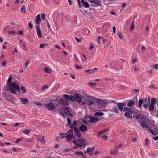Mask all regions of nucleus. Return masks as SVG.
Returning a JSON list of instances; mask_svg holds the SVG:
<instances>
[{
  "mask_svg": "<svg viewBox=\"0 0 158 158\" xmlns=\"http://www.w3.org/2000/svg\"><path fill=\"white\" fill-rule=\"evenodd\" d=\"M103 133V132H102V131H100L98 133V136H99L101 135Z\"/></svg>",
  "mask_w": 158,
  "mask_h": 158,
  "instance_id": "338daca9",
  "label": "nucleus"
},
{
  "mask_svg": "<svg viewBox=\"0 0 158 158\" xmlns=\"http://www.w3.org/2000/svg\"><path fill=\"white\" fill-rule=\"evenodd\" d=\"M48 86L47 85H44L42 87V91H44L45 89H48Z\"/></svg>",
  "mask_w": 158,
  "mask_h": 158,
  "instance_id": "37998d69",
  "label": "nucleus"
},
{
  "mask_svg": "<svg viewBox=\"0 0 158 158\" xmlns=\"http://www.w3.org/2000/svg\"><path fill=\"white\" fill-rule=\"evenodd\" d=\"M8 90L12 93L16 94V90L20 92V89L18 84L15 82H13L11 84H9L8 85Z\"/></svg>",
  "mask_w": 158,
  "mask_h": 158,
  "instance_id": "f03ea898",
  "label": "nucleus"
},
{
  "mask_svg": "<svg viewBox=\"0 0 158 158\" xmlns=\"http://www.w3.org/2000/svg\"><path fill=\"white\" fill-rule=\"evenodd\" d=\"M148 115V114L145 112H137L135 114L136 118H147Z\"/></svg>",
  "mask_w": 158,
  "mask_h": 158,
  "instance_id": "39448f33",
  "label": "nucleus"
},
{
  "mask_svg": "<svg viewBox=\"0 0 158 158\" xmlns=\"http://www.w3.org/2000/svg\"><path fill=\"white\" fill-rule=\"evenodd\" d=\"M135 102L134 100H131L128 102L127 106L130 107H132L133 105L135 104Z\"/></svg>",
  "mask_w": 158,
  "mask_h": 158,
  "instance_id": "5701e85b",
  "label": "nucleus"
},
{
  "mask_svg": "<svg viewBox=\"0 0 158 158\" xmlns=\"http://www.w3.org/2000/svg\"><path fill=\"white\" fill-rule=\"evenodd\" d=\"M46 44H40V48H42L44 47L45 46V45H46Z\"/></svg>",
  "mask_w": 158,
  "mask_h": 158,
  "instance_id": "49530a36",
  "label": "nucleus"
},
{
  "mask_svg": "<svg viewBox=\"0 0 158 158\" xmlns=\"http://www.w3.org/2000/svg\"><path fill=\"white\" fill-rule=\"evenodd\" d=\"M44 70L45 72L48 73H51L50 70V69H49L48 68H44Z\"/></svg>",
  "mask_w": 158,
  "mask_h": 158,
  "instance_id": "c9c22d12",
  "label": "nucleus"
},
{
  "mask_svg": "<svg viewBox=\"0 0 158 158\" xmlns=\"http://www.w3.org/2000/svg\"><path fill=\"white\" fill-rule=\"evenodd\" d=\"M102 39H103V37L99 36L98 37L97 41L98 44H100L101 43V40H102Z\"/></svg>",
  "mask_w": 158,
  "mask_h": 158,
  "instance_id": "4c0bfd02",
  "label": "nucleus"
},
{
  "mask_svg": "<svg viewBox=\"0 0 158 158\" xmlns=\"http://www.w3.org/2000/svg\"><path fill=\"white\" fill-rule=\"evenodd\" d=\"M158 102V99L152 98L151 100V104L154 106L156 102Z\"/></svg>",
  "mask_w": 158,
  "mask_h": 158,
  "instance_id": "aec40b11",
  "label": "nucleus"
},
{
  "mask_svg": "<svg viewBox=\"0 0 158 158\" xmlns=\"http://www.w3.org/2000/svg\"><path fill=\"white\" fill-rule=\"evenodd\" d=\"M66 135V136H65L61 137V138H63L65 137L67 138L68 141H70L71 140V139L73 137V134L69 135Z\"/></svg>",
  "mask_w": 158,
  "mask_h": 158,
  "instance_id": "f3484780",
  "label": "nucleus"
},
{
  "mask_svg": "<svg viewBox=\"0 0 158 158\" xmlns=\"http://www.w3.org/2000/svg\"><path fill=\"white\" fill-rule=\"evenodd\" d=\"M122 146V144H120L118 146H116L115 148L117 150L118 149L120 148Z\"/></svg>",
  "mask_w": 158,
  "mask_h": 158,
  "instance_id": "de8ad7c7",
  "label": "nucleus"
},
{
  "mask_svg": "<svg viewBox=\"0 0 158 158\" xmlns=\"http://www.w3.org/2000/svg\"><path fill=\"white\" fill-rule=\"evenodd\" d=\"M118 36L121 39H123V37L121 32L118 33Z\"/></svg>",
  "mask_w": 158,
  "mask_h": 158,
  "instance_id": "8fccbe9b",
  "label": "nucleus"
},
{
  "mask_svg": "<svg viewBox=\"0 0 158 158\" xmlns=\"http://www.w3.org/2000/svg\"><path fill=\"white\" fill-rule=\"evenodd\" d=\"M28 27L30 28V29H31L33 27L32 24L30 23H29L28 24Z\"/></svg>",
  "mask_w": 158,
  "mask_h": 158,
  "instance_id": "3c124183",
  "label": "nucleus"
},
{
  "mask_svg": "<svg viewBox=\"0 0 158 158\" xmlns=\"http://www.w3.org/2000/svg\"><path fill=\"white\" fill-rule=\"evenodd\" d=\"M143 99H139V108H141L142 106V104L143 102Z\"/></svg>",
  "mask_w": 158,
  "mask_h": 158,
  "instance_id": "2f4dec72",
  "label": "nucleus"
},
{
  "mask_svg": "<svg viewBox=\"0 0 158 158\" xmlns=\"http://www.w3.org/2000/svg\"><path fill=\"white\" fill-rule=\"evenodd\" d=\"M8 33L9 35H11L12 34H15V31H11L9 32Z\"/></svg>",
  "mask_w": 158,
  "mask_h": 158,
  "instance_id": "4d7b16f0",
  "label": "nucleus"
},
{
  "mask_svg": "<svg viewBox=\"0 0 158 158\" xmlns=\"http://www.w3.org/2000/svg\"><path fill=\"white\" fill-rule=\"evenodd\" d=\"M100 120V119H89L88 121H87L85 119H82V123L87 124L89 123H95L99 121Z\"/></svg>",
  "mask_w": 158,
  "mask_h": 158,
  "instance_id": "6e6552de",
  "label": "nucleus"
},
{
  "mask_svg": "<svg viewBox=\"0 0 158 158\" xmlns=\"http://www.w3.org/2000/svg\"><path fill=\"white\" fill-rule=\"evenodd\" d=\"M113 32L115 33L116 31V28L114 26H113L112 27Z\"/></svg>",
  "mask_w": 158,
  "mask_h": 158,
  "instance_id": "052dcab7",
  "label": "nucleus"
},
{
  "mask_svg": "<svg viewBox=\"0 0 158 158\" xmlns=\"http://www.w3.org/2000/svg\"><path fill=\"white\" fill-rule=\"evenodd\" d=\"M134 27H135V26H134V22L133 21L132 23L131 26L130 28V30L131 31L132 30L134 29Z\"/></svg>",
  "mask_w": 158,
  "mask_h": 158,
  "instance_id": "a19ab883",
  "label": "nucleus"
},
{
  "mask_svg": "<svg viewBox=\"0 0 158 158\" xmlns=\"http://www.w3.org/2000/svg\"><path fill=\"white\" fill-rule=\"evenodd\" d=\"M66 100H64V99L61 98H60V103L61 104L66 105L68 104V100H67V99L65 98Z\"/></svg>",
  "mask_w": 158,
  "mask_h": 158,
  "instance_id": "6ab92c4d",
  "label": "nucleus"
},
{
  "mask_svg": "<svg viewBox=\"0 0 158 158\" xmlns=\"http://www.w3.org/2000/svg\"><path fill=\"white\" fill-rule=\"evenodd\" d=\"M74 132L78 138L80 137L81 135L79 130L77 127H76L74 128Z\"/></svg>",
  "mask_w": 158,
  "mask_h": 158,
  "instance_id": "ddd939ff",
  "label": "nucleus"
},
{
  "mask_svg": "<svg viewBox=\"0 0 158 158\" xmlns=\"http://www.w3.org/2000/svg\"><path fill=\"white\" fill-rule=\"evenodd\" d=\"M5 97L7 100L9 101L11 100V98L10 97L8 94H6Z\"/></svg>",
  "mask_w": 158,
  "mask_h": 158,
  "instance_id": "a18cd8bd",
  "label": "nucleus"
},
{
  "mask_svg": "<svg viewBox=\"0 0 158 158\" xmlns=\"http://www.w3.org/2000/svg\"><path fill=\"white\" fill-rule=\"evenodd\" d=\"M79 129L81 132H84L87 130V127L86 126L82 124L79 127Z\"/></svg>",
  "mask_w": 158,
  "mask_h": 158,
  "instance_id": "2eb2a0df",
  "label": "nucleus"
},
{
  "mask_svg": "<svg viewBox=\"0 0 158 158\" xmlns=\"http://www.w3.org/2000/svg\"><path fill=\"white\" fill-rule=\"evenodd\" d=\"M75 38L76 40L79 43H80L81 42V40L80 39L77 38V37H75Z\"/></svg>",
  "mask_w": 158,
  "mask_h": 158,
  "instance_id": "6e6d98bb",
  "label": "nucleus"
},
{
  "mask_svg": "<svg viewBox=\"0 0 158 158\" xmlns=\"http://www.w3.org/2000/svg\"><path fill=\"white\" fill-rule=\"evenodd\" d=\"M110 153L113 155L117 154L118 153L117 150L114 148L113 150L110 152Z\"/></svg>",
  "mask_w": 158,
  "mask_h": 158,
  "instance_id": "72a5a7b5",
  "label": "nucleus"
},
{
  "mask_svg": "<svg viewBox=\"0 0 158 158\" xmlns=\"http://www.w3.org/2000/svg\"><path fill=\"white\" fill-rule=\"evenodd\" d=\"M86 143L85 140L84 139H79L77 141V145L80 147H82Z\"/></svg>",
  "mask_w": 158,
  "mask_h": 158,
  "instance_id": "1a4fd4ad",
  "label": "nucleus"
},
{
  "mask_svg": "<svg viewBox=\"0 0 158 158\" xmlns=\"http://www.w3.org/2000/svg\"><path fill=\"white\" fill-rule=\"evenodd\" d=\"M23 139V137H21L19 138H18L17 139L16 141H15V143H19V142L20 141H22Z\"/></svg>",
  "mask_w": 158,
  "mask_h": 158,
  "instance_id": "58836bf2",
  "label": "nucleus"
},
{
  "mask_svg": "<svg viewBox=\"0 0 158 158\" xmlns=\"http://www.w3.org/2000/svg\"><path fill=\"white\" fill-rule=\"evenodd\" d=\"M75 126L74 124H71L70 126V128H71V129H72V128H74L75 127Z\"/></svg>",
  "mask_w": 158,
  "mask_h": 158,
  "instance_id": "680f3d73",
  "label": "nucleus"
},
{
  "mask_svg": "<svg viewBox=\"0 0 158 158\" xmlns=\"http://www.w3.org/2000/svg\"><path fill=\"white\" fill-rule=\"evenodd\" d=\"M67 121H68V123L67 125V126H68V125H69L71 123V121L70 120V119H67Z\"/></svg>",
  "mask_w": 158,
  "mask_h": 158,
  "instance_id": "5fc2aeb1",
  "label": "nucleus"
},
{
  "mask_svg": "<svg viewBox=\"0 0 158 158\" xmlns=\"http://www.w3.org/2000/svg\"><path fill=\"white\" fill-rule=\"evenodd\" d=\"M12 80V75H10L9 76V78L8 80V82H7V85H8L9 84H11L12 82H11Z\"/></svg>",
  "mask_w": 158,
  "mask_h": 158,
  "instance_id": "473e14b6",
  "label": "nucleus"
},
{
  "mask_svg": "<svg viewBox=\"0 0 158 158\" xmlns=\"http://www.w3.org/2000/svg\"><path fill=\"white\" fill-rule=\"evenodd\" d=\"M98 105L99 106H106L107 104V102L103 100L97 99L96 101Z\"/></svg>",
  "mask_w": 158,
  "mask_h": 158,
  "instance_id": "423d86ee",
  "label": "nucleus"
},
{
  "mask_svg": "<svg viewBox=\"0 0 158 158\" xmlns=\"http://www.w3.org/2000/svg\"><path fill=\"white\" fill-rule=\"evenodd\" d=\"M98 70V68H94L92 69L85 70V71L87 73H88L89 74L93 73L95 72L96 71Z\"/></svg>",
  "mask_w": 158,
  "mask_h": 158,
  "instance_id": "dca6fc26",
  "label": "nucleus"
},
{
  "mask_svg": "<svg viewBox=\"0 0 158 158\" xmlns=\"http://www.w3.org/2000/svg\"><path fill=\"white\" fill-rule=\"evenodd\" d=\"M96 85V83H93L92 82H90L89 83V85L92 86H95Z\"/></svg>",
  "mask_w": 158,
  "mask_h": 158,
  "instance_id": "13d9d810",
  "label": "nucleus"
},
{
  "mask_svg": "<svg viewBox=\"0 0 158 158\" xmlns=\"http://www.w3.org/2000/svg\"><path fill=\"white\" fill-rule=\"evenodd\" d=\"M36 27L38 37L39 38L42 37V35L41 33L40 30L37 26H36Z\"/></svg>",
  "mask_w": 158,
  "mask_h": 158,
  "instance_id": "4468645a",
  "label": "nucleus"
},
{
  "mask_svg": "<svg viewBox=\"0 0 158 158\" xmlns=\"http://www.w3.org/2000/svg\"><path fill=\"white\" fill-rule=\"evenodd\" d=\"M146 48L144 46H143L141 48L142 51L143 52H144V51L145 50Z\"/></svg>",
  "mask_w": 158,
  "mask_h": 158,
  "instance_id": "e2e57ef3",
  "label": "nucleus"
},
{
  "mask_svg": "<svg viewBox=\"0 0 158 158\" xmlns=\"http://www.w3.org/2000/svg\"><path fill=\"white\" fill-rule=\"evenodd\" d=\"M112 110L114 112L118 113V109L117 107H116L115 108H113V109Z\"/></svg>",
  "mask_w": 158,
  "mask_h": 158,
  "instance_id": "79ce46f5",
  "label": "nucleus"
},
{
  "mask_svg": "<svg viewBox=\"0 0 158 158\" xmlns=\"http://www.w3.org/2000/svg\"><path fill=\"white\" fill-rule=\"evenodd\" d=\"M154 67L156 69H158V64H156Z\"/></svg>",
  "mask_w": 158,
  "mask_h": 158,
  "instance_id": "69168bd1",
  "label": "nucleus"
},
{
  "mask_svg": "<svg viewBox=\"0 0 158 158\" xmlns=\"http://www.w3.org/2000/svg\"><path fill=\"white\" fill-rule=\"evenodd\" d=\"M93 149V148H92V149H90V148L88 147L87 149V153L90 155L92 154Z\"/></svg>",
  "mask_w": 158,
  "mask_h": 158,
  "instance_id": "bb28decb",
  "label": "nucleus"
},
{
  "mask_svg": "<svg viewBox=\"0 0 158 158\" xmlns=\"http://www.w3.org/2000/svg\"><path fill=\"white\" fill-rule=\"evenodd\" d=\"M150 103V98H146L143 102V106L145 108H147L148 106H149Z\"/></svg>",
  "mask_w": 158,
  "mask_h": 158,
  "instance_id": "9d476101",
  "label": "nucleus"
},
{
  "mask_svg": "<svg viewBox=\"0 0 158 158\" xmlns=\"http://www.w3.org/2000/svg\"><path fill=\"white\" fill-rule=\"evenodd\" d=\"M104 114L102 112H97L95 113V115L97 116H102Z\"/></svg>",
  "mask_w": 158,
  "mask_h": 158,
  "instance_id": "7c9ffc66",
  "label": "nucleus"
},
{
  "mask_svg": "<svg viewBox=\"0 0 158 158\" xmlns=\"http://www.w3.org/2000/svg\"><path fill=\"white\" fill-rule=\"evenodd\" d=\"M51 102L54 104L53 105H54V106L55 107L56 106L58 105L59 103H60V98L59 100L57 99L53 100H52V102Z\"/></svg>",
  "mask_w": 158,
  "mask_h": 158,
  "instance_id": "a211bd4d",
  "label": "nucleus"
},
{
  "mask_svg": "<svg viewBox=\"0 0 158 158\" xmlns=\"http://www.w3.org/2000/svg\"><path fill=\"white\" fill-rule=\"evenodd\" d=\"M89 2L91 3L94 4L93 5L94 7L101 6L100 2L98 0H89Z\"/></svg>",
  "mask_w": 158,
  "mask_h": 158,
  "instance_id": "0eeeda50",
  "label": "nucleus"
},
{
  "mask_svg": "<svg viewBox=\"0 0 158 158\" xmlns=\"http://www.w3.org/2000/svg\"><path fill=\"white\" fill-rule=\"evenodd\" d=\"M73 130L72 129H70L67 131V134H60V135L62 136V135H66L67 134H69V135L73 134Z\"/></svg>",
  "mask_w": 158,
  "mask_h": 158,
  "instance_id": "393cba45",
  "label": "nucleus"
},
{
  "mask_svg": "<svg viewBox=\"0 0 158 158\" xmlns=\"http://www.w3.org/2000/svg\"><path fill=\"white\" fill-rule=\"evenodd\" d=\"M85 118H92V119H93V118H97L94 117H90L89 116H87Z\"/></svg>",
  "mask_w": 158,
  "mask_h": 158,
  "instance_id": "603ef678",
  "label": "nucleus"
},
{
  "mask_svg": "<svg viewBox=\"0 0 158 158\" xmlns=\"http://www.w3.org/2000/svg\"><path fill=\"white\" fill-rule=\"evenodd\" d=\"M153 139L154 140H156L158 139V136L154 137Z\"/></svg>",
  "mask_w": 158,
  "mask_h": 158,
  "instance_id": "774afa93",
  "label": "nucleus"
},
{
  "mask_svg": "<svg viewBox=\"0 0 158 158\" xmlns=\"http://www.w3.org/2000/svg\"><path fill=\"white\" fill-rule=\"evenodd\" d=\"M45 14L44 13H43V14H42L41 18L42 19L44 20L45 19Z\"/></svg>",
  "mask_w": 158,
  "mask_h": 158,
  "instance_id": "09e8293b",
  "label": "nucleus"
},
{
  "mask_svg": "<svg viewBox=\"0 0 158 158\" xmlns=\"http://www.w3.org/2000/svg\"><path fill=\"white\" fill-rule=\"evenodd\" d=\"M64 97L72 101H76L81 105H84L86 104V96L84 97L78 94H75L73 96H71L68 95L64 94Z\"/></svg>",
  "mask_w": 158,
  "mask_h": 158,
  "instance_id": "f257e3e1",
  "label": "nucleus"
},
{
  "mask_svg": "<svg viewBox=\"0 0 158 158\" xmlns=\"http://www.w3.org/2000/svg\"><path fill=\"white\" fill-rule=\"evenodd\" d=\"M149 107L148 110L150 111L151 112L154 110V106L150 104V105H149Z\"/></svg>",
  "mask_w": 158,
  "mask_h": 158,
  "instance_id": "cd10ccee",
  "label": "nucleus"
},
{
  "mask_svg": "<svg viewBox=\"0 0 158 158\" xmlns=\"http://www.w3.org/2000/svg\"><path fill=\"white\" fill-rule=\"evenodd\" d=\"M38 141H40L41 143L43 144H44L45 143V140L44 136L42 137H38Z\"/></svg>",
  "mask_w": 158,
  "mask_h": 158,
  "instance_id": "b1692460",
  "label": "nucleus"
},
{
  "mask_svg": "<svg viewBox=\"0 0 158 158\" xmlns=\"http://www.w3.org/2000/svg\"><path fill=\"white\" fill-rule=\"evenodd\" d=\"M21 89L22 91V93L24 94L25 92V88L24 87L22 86L21 88Z\"/></svg>",
  "mask_w": 158,
  "mask_h": 158,
  "instance_id": "ea45409f",
  "label": "nucleus"
},
{
  "mask_svg": "<svg viewBox=\"0 0 158 158\" xmlns=\"http://www.w3.org/2000/svg\"><path fill=\"white\" fill-rule=\"evenodd\" d=\"M40 15L38 14L36 17V23L38 24H40L41 22Z\"/></svg>",
  "mask_w": 158,
  "mask_h": 158,
  "instance_id": "4be33fe9",
  "label": "nucleus"
},
{
  "mask_svg": "<svg viewBox=\"0 0 158 158\" xmlns=\"http://www.w3.org/2000/svg\"><path fill=\"white\" fill-rule=\"evenodd\" d=\"M82 4L84 5L85 7L88 8L89 7V4L86 2H85L84 1V2H82Z\"/></svg>",
  "mask_w": 158,
  "mask_h": 158,
  "instance_id": "f704fd0d",
  "label": "nucleus"
},
{
  "mask_svg": "<svg viewBox=\"0 0 158 158\" xmlns=\"http://www.w3.org/2000/svg\"><path fill=\"white\" fill-rule=\"evenodd\" d=\"M65 109L67 112L65 113V115L72 118L73 116L72 114H71L69 113V108L68 107H66Z\"/></svg>",
  "mask_w": 158,
  "mask_h": 158,
  "instance_id": "412c9836",
  "label": "nucleus"
},
{
  "mask_svg": "<svg viewBox=\"0 0 158 158\" xmlns=\"http://www.w3.org/2000/svg\"><path fill=\"white\" fill-rule=\"evenodd\" d=\"M75 154L77 156H79L83 155V153L81 151L77 150L75 152Z\"/></svg>",
  "mask_w": 158,
  "mask_h": 158,
  "instance_id": "c756f323",
  "label": "nucleus"
},
{
  "mask_svg": "<svg viewBox=\"0 0 158 158\" xmlns=\"http://www.w3.org/2000/svg\"><path fill=\"white\" fill-rule=\"evenodd\" d=\"M123 110L125 112L124 116L127 118H131L134 115V112L131 108L125 107L123 108Z\"/></svg>",
  "mask_w": 158,
  "mask_h": 158,
  "instance_id": "7ed1b4c3",
  "label": "nucleus"
},
{
  "mask_svg": "<svg viewBox=\"0 0 158 158\" xmlns=\"http://www.w3.org/2000/svg\"><path fill=\"white\" fill-rule=\"evenodd\" d=\"M102 138L104 140H108V136L106 135H104L102 137Z\"/></svg>",
  "mask_w": 158,
  "mask_h": 158,
  "instance_id": "c03bdc74",
  "label": "nucleus"
},
{
  "mask_svg": "<svg viewBox=\"0 0 158 158\" xmlns=\"http://www.w3.org/2000/svg\"><path fill=\"white\" fill-rule=\"evenodd\" d=\"M30 130L29 129L24 130L23 131V132L25 134H28L30 132Z\"/></svg>",
  "mask_w": 158,
  "mask_h": 158,
  "instance_id": "e433bc0d",
  "label": "nucleus"
},
{
  "mask_svg": "<svg viewBox=\"0 0 158 158\" xmlns=\"http://www.w3.org/2000/svg\"><path fill=\"white\" fill-rule=\"evenodd\" d=\"M20 102L23 104H28L29 102V100L27 98H20Z\"/></svg>",
  "mask_w": 158,
  "mask_h": 158,
  "instance_id": "f8f14e48",
  "label": "nucleus"
},
{
  "mask_svg": "<svg viewBox=\"0 0 158 158\" xmlns=\"http://www.w3.org/2000/svg\"><path fill=\"white\" fill-rule=\"evenodd\" d=\"M117 105L118 107L119 110L121 111H122L123 107L122 103H117Z\"/></svg>",
  "mask_w": 158,
  "mask_h": 158,
  "instance_id": "a878e982",
  "label": "nucleus"
},
{
  "mask_svg": "<svg viewBox=\"0 0 158 158\" xmlns=\"http://www.w3.org/2000/svg\"><path fill=\"white\" fill-rule=\"evenodd\" d=\"M29 62L28 61H27L26 63H25V69H26L27 66H28L29 64Z\"/></svg>",
  "mask_w": 158,
  "mask_h": 158,
  "instance_id": "864d4df0",
  "label": "nucleus"
},
{
  "mask_svg": "<svg viewBox=\"0 0 158 158\" xmlns=\"http://www.w3.org/2000/svg\"><path fill=\"white\" fill-rule=\"evenodd\" d=\"M53 104L51 102L49 103H48L47 104L46 106L48 108L49 110H53L55 108V107L54 106V105H53Z\"/></svg>",
  "mask_w": 158,
  "mask_h": 158,
  "instance_id": "9b49d317",
  "label": "nucleus"
},
{
  "mask_svg": "<svg viewBox=\"0 0 158 158\" xmlns=\"http://www.w3.org/2000/svg\"><path fill=\"white\" fill-rule=\"evenodd\" d=\"M97 99L94 97H93L89 95L86 96V102L89 106H91L93 105L94 102H96Z\"/></svg>",
  "mask_w": 158,
  "mask_h": 158,
  "instance_id": "20e7f679",
  "label": "nucleus"
},
{
  "mask_svg": "<svg viewBox=\"0 0 158 158\" xmlns=\"http://www.w3.org/2000/svg\"><path fill=\"white\" fill-rule=\"evenodd\" d=\"M21 11L23 13H26V11L25 9V6L24 5H22V7L21 9Z\"/></svg>",
  "mask_w": 158,
  "mask_h": 158,
  "instance_id": "c85d7f7f",
  "label": "nucleus"
},
{
  "mask_svg": "<svg viewBox=\"0 0 158 158\" xmlns=\"http://www.w3.org/2000/svg\"><path fill=\"white\" fill-rule=\"evenodd\" d=\"M76 69H81L82 67L81 66H79L78 65H76Z\"/></svg>",
  "mask_w": 158,
  "mask_h": 158,
  "instance_id": "bf43d9fd",
  "label": "nucleus"
},
{
  "mask_svg": "<svg viewBox=\"0 0 158 158\" xmlns=\"http://www.w3.org/2000/svg\"><path fill=\"white\" fill-rule=\"evenodd\" d=\"M134 91L136 93H139V90L138 89H134Z\"/></svg>",
  "mask_w": 158,
  "mask_h": 158,
  "instance_id": "0e129e2a",
  "label": "nucleus"
}]
</instances>
